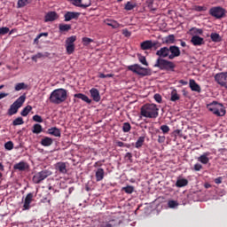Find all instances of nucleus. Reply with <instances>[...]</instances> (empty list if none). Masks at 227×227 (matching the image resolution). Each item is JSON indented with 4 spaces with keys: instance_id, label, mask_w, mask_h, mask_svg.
I'll return each mask as SVG.
<instances>
[{
    "instance_id": "f257e3e1",
    "label": "nucleus",
    "mask_w": 227,
    "mask_h": 227,
    "mask_svg": "<svg viewBox=\"0 0 227 227\" xmlns=\"http://www.w3.org/2000/svg\"><path fill=\"white\" fill-rule=\"evenodd\" d=\"M67 99V90L66 89H56L49 97V101L54 105H60Z\"/></svg>"
},
{
    "instance_id": "f03ea898",
    "label": "nucleus",
    "mask_w": 227,
    "mask_h": 227,
    "mask_svg": "<svg viewBox=\"0 0 227 227\" xmlns=\"http://www.w3.org/2000/svg\"><path fill=\"white\" fill-rule=\"evenodd\" d=\"M159 111L157 105L145 104L140 109V114L143 117L156 119L159 116Z\"/></svg>"
},
{
    "instance_id": "7ed1b4c3",
    "label": "nucleus",
    "mask_w": 227,
    "mask_h": 227,
    "mask_svg": "<svg viewBox=\"0 0 227 227\" xmlns=\"http://www.w3.org/2000/svg\"><path fill=\"white\" fill-rule=\"evenodd\" d=\"M153 67H158L160 70L174 72L176 66L174 62L168 59H157Z\"/></svg>"
},
{
    "instance_id": "20e7f679",
    "label": "nucleus",
    "mask_w": 227,
    "mask_h": 227,
    "mask_svg": "<svg viewBox=\"0 0 227 227\" xmlns=\"http://www.w3.org/2000/svg\"><path fill=\"white\" fill-rule=\"evenodd\" d=\"M207 108L216 116H224L226 109L223 104L214 101L207 106Z\"/></svg>"
},
{
    "instance_id": "39448f33",
    "label": "nucleus",
    "mask_w": 227,
    "mask_h": 227,
    "mask_svg": "<svg viewBox=\"0 0 227 227\" xmlns=\"http://www.w3.org/2000/svg\"><path fill=\"white\" fill-rule=\"evenodd\" d=\"M127 69L135 73L137 75L140 76H148L152 74V70L149 68L142 67L138 64H134L132 66L127 67Z\"/></svg>"
},
{
    "instance_id": "423d86ee",
    "label": "nucleus",
    "mask_w": 227,
    "mask_h": 227,
    "mask_svg": "<svg viewBox=\"0 0 227 227\" xmlns=\"http://www.w3.org/2000/svg\"><path fill=\"white\" fill-rule=\"evenodd\" d=\"M26 101V96L22 95L18 99H16L12 105L10 106L8 109V115L12 116L18 113L19 109L23 106Z\"/></svg>"
},
{
    "instance_id": "0eeeda50",
    "label": "nucleus",
    "mask_w": 227,
    "mask_h": 227,
    "mask_svg": "<svg viewBox=\"0 0 227 227\" xmlns=\"http://www.w3.org/2000/svg\"><path fill=\"white\" fill-rule=\"evenodd\" d=\"M51 175V171H50L49 169H43L38 173H35L32 177V181L34 184H41L44 179Z\"/></svg>"
},
{
    "instance_id": "6e6552de",
    "label": "nucleus",
    "mask_w": 227,
    "mask_h": 227,
    "mask_svg": "<svg viewBox=\"0 0 227 227\" xmlns=\"http://www.w3.org/2000/svg\"><path fill=\"white\" fill-rule=\"evenodd\" d=\"M140 47L143 51L153 50L157 51L161 47V43L159 41L147 40L140 43Z\"/></svg>"
},
{
    "instance_id": "1a4fd4ad",
    "label": "nucleus",
    "mask_w": 227,
    "mask_h": 227,
    "mask_svg": "<svg viewBox=\"0 0 227 227\" xmlns=\"http://www.w3.org/2000/svg\"><path fill=\"white\" fill-rule=\"evenodd\" d=\"M76 40H77L76 35H72V36L66 39L65 47H66L67 53L68 55H71L74 52V51H75L74 43H75Z\"/></svg>"
},
{
    "instance_id": "9d476101",
    "label": "nucleus",
    "mask_w": 227,
    "mask_h": 227,
    "mask_svg": "<svg viewBox=\"0 0 227 227\" xmlns=\"http://www.w3.org/2000/svg\"><path fill=\"white\" fill-rule=\"evenodd\" d=\"M209 15L215 19L221 20L226 15V10L221 6L212 7L208 12Z\"/></svg>"
},
{
    "instance_id": "9b49d317",
    "label": "nucleus",
    "mask_w": 227,
    "mask_h": 227,
    "mask_svg": "<svg viewBox=\"0 0 227 227\" xmlns=\"http://www.w3.org/2000/svg\"><path fill=\"white\" fill-rule=\"evenodd\" d=\"M215 81L227 90V72L218 73L215 75Z\"/></svg>"
},
{
    "instance_id": "f8f14e48",
    "label": "nucleus",
    "mask_w": 227,
    "mask_h": 227,
    "mask_svg": "<svg viewBox=\"0 0 227 227\" xmlns=\"http://www.w3.org/2000/svg\"><path fill=\"white\" fill-rule=\"evenodd\" d=\"M73 5L86 9L91 5V0H71Z\"/></svg>"
},
{
    "instance_id": "ddd939ff",
    "label": "nucleus",
    "mask_w": 227,
    "mask_h": 227,
    "mask_svg": "<svg viewBox=\"0 0 227 227\" xmlns=\"http://www.w3.org/2000/svg\"><path fill=\"white\" fill-rule=\"evenodd\" d=\"M168 50L170 53L168 56V59H174L175 58L181 56V50L179 47L172 45L168 47Z\"/></svg>"
},
{
    "instance_id": "4468645a",
    "label": "nucleus",
    "mask_w": 227,
    "mask_h": 227,
    "mask_svg": "<svg viewBox=\"0 0 227 227\" xmlns=\"http://www.w3.org/2000/svg\"><path fill=\"white\" fill-rule=\"evenodd\" d=\"M81 16V12H67L64 14V20L66 22L71 21L72 20H77Z\"/></svg>"
},
{
    "instance_id": "2eb2a0df",
    "label": "nucleus",
    "mask_w": 227,
    "mask_h": 227,
    "mask_svg": "<svg viewBox=\"0 0 227 227\" xmlns=\"http://www.w3.org/2000/svg\"><path fill=\"white\" fill-rule=\"evenodd\" d=\"M34 201V194L33 193H27L24 200L23 204V210H30L31 208V203Z\"/></svg>"
},
{
    "instance_id": "dca6fc26",
    "label": "nucleus",
    "mask_w": 227,
    "mask_h": 227,
    "mask_svg": "<svg viewBox=\"0 0 227 227\" xmlns=\"http://www.w3.org/2000/svg\"><path fill=\"white\" fill-rule=\"evenodd\" d=\"M156 55L159 57L158 59H165V58L169 59V56H170L169 48L168 47L160 48L159 51H156Z\"/></svg>"
},
{
    "instance_id": "f3484780",
    "label": "nucleus",
    "mask_w": 227,
    "mask_h": 227,
    "mask_svg": "<svg viewBox=\"0 0 227 227\" xmlns=\"http://www.w3.org/2000/svg\"><path fill=\"white\" fill-rule=\"evenodd\" d=\"M119 224H120L119 220L112 219L107 222H102L98 225V227H115V226H119Z\"/></svg>"
},
{
    "instance_id": "a211bd4d",
    "label": "nucleus",
    "mask_w": 227,
    "mask_h": 227,
    "mask_svg": "<svg viewBox=\"0 0 227 227\" xmlns=\"http://www.w3.org/2000/svg\"><path fill=\"white\" fill-rule=\"evenodd\" d=\"M90 94L93 101L99 102L101 100L100 92L98 89L92 88L91 90H90Z\"/></svg>"
},
{
    "instance_id": "6ab92c4d",
    "label": "nucleus",
    "mask_w": 227,
    "mask_h": 227,
    "mask_svg": "<svg viewBox=\"0 0 227 227\" xmlns=\"http://www.w3.org/2000/svg\"><path fill=\"white\" fill-rule=\"evenodd\" d=\"M57 19H59V15L56 12H49L44 17V21H55Z\"/></svg>"
},
{
    "instance_id": "aec40b11",
    "label": "nucleus",
    "mask_w": 227,
    "mask_h": 227,
    "mask_svg": "<svg viewBox=\"0 0 227 227\" xmlns=\"http://www.w3.org/2000/svg\"><path fill=\"white\" fill-rule=\"evenodd\" d=\"M210 155H211V153L206 152L198 158V161L201 162L202 164L207 165L210 161V159H209Z\"/></svg>"
},
{
    "instance_id": "412c9836",
    "label": "nucleus",
    "mask_w": 227,
    "mask_h": 227,
    "mask_svg": "<svg viewBox=\"0 0 227 227\" xmlns=\"http://www.w3.org/2000/svg\"><path fill=\"white\" fill-rule=\"evenodd\" d=\"M28 168H29L28 164L26 163L25 161H20L13 165V169L19 170V171H25Z\"/></svg>"
},
{
    "instance_id": "4be33fe9",
    "label": "nucleus",
    "mask_w": 227,
    "mask_h": 227,
    "mask_svg": "<svg viewBox=\"0 0 227 227\" xmlns=\"http://www.w3.org/2000/svg\"><path fill=\"white\" fill-rule=\"evenodd\" d=\"M191 42L194 46H200L205 43L204 38L198 35L192 36Z\"/></svg>"
},
{
    "instance_id": "5701e85b",
    "label": "nucleus",
    "mask_w": 227,
    "mask_h": 227,
    "mask_svg": "<svg viewBox=\"0 0 227 227\" xmlns=\"http://www.w3.org/2000/svg\"><path fill=\"white\" fill-rule=\"evenodd\" d=\"M55 168L61 174L67 173V164L65 162H57Z\"/></svg>"
},
{
    "instance_id": "b1692460",
    "label": "nucleus",
    "mask_w": 227,
    "mask_h": 227,
    "mask_svg": "<svg viewBox=\"0 0 227 227\" xmlns=\"http://www.w3.org/2000/svg\"><path fill=\"white\" fill-rule=\"evenodd\" d=\"M189 86L192 91H196L199 93L201 92V87L196 82L195 80H190Z\"/></svg>"
},
{
    "instance_id": "393cba45",
    "label": "nucleus",
    "mask_w": 227,
    "mask_h": 227,
    "mask_svg": "<svg viewBox=\"0 0 227 227\" xmlns=\"http://www.w3.org/2000/svg\"><path fill=\"white\" fill-rule=\"evenodd\" d=\"M95 177L97 182H100L105 178V169L99 168L96 170Z\"/></svg>"
},
{
    "instance_id": "a878e982",
    "label": "nucleus",
    "mask_w": 227,
    "mask_h": 227,
    "mask_svg": "<svg viewBox=\"0 0 227 227\" xmlns=\"http://www.w3.org/2000/svg\"><path fill=\"white\" fill-rule=\"evenodd\" d=\"M47 133L49 135L54 136L56 137H61V130L57 127H53V128L49 129L47 130Z\"/></svg>"
},
{
    "instance_id": "bb28decb",
    "label": "nucleus",
    "mask_w": 227,
    "mask_h": 227,
    "mask_svg": "<svg viewBox=\"0 0 227 227\" xmlns=\"http://www.w3.org/2000/svg\"><path fill=\"white\" fill-rule=\"evenodd\" d=\"M41 145L49 147L53 144V139L49 137H44L40 141Z\"/></svg>"
},
{
    "instance_id": "cd10ccee",
    "label": "nucleus",
    "mask_w": 227,
    "mask_h": 227,
    "mask_svg": "<svg viewBox=\"0 0 227 227\" xmlns=\"http://www.w3.org/2000/svg\"><path fill=\"white\" fill-rule=\"evenodd\" d=\"M104 22L107 26L112 27L114 29L119 28L121 27L120 23L113 20L106 19Z\"/></svg>"
},
{
    "instance_id": "c85d7f7f",
    "label": "nucleus",
    "mask_w": 227,
    "mask_h": 227,
    "mask_svg": "<svg viewBox=\"0 0 227 227\" xmlns=\"http://www.w3.org/2000/svg\"><path fill=\"white\" fill-rule=\"evenodd\" d=\"M189 184V180L185 178H178L176 182V186L182 188Z\"/></svg>"
},
{
    "instance_id": "c756f323",
    "label": "nucleus",
    "mask_w": 227,
    "mask_h": 227,
    "mask_svg": "<svg viewBox=\"0 0 227 227\" xmlns=\"http://www.w3.org/2000/svg\"><path fill=\"white\" fill-rule=\"evenodd\" d=\"M74 98L82 99V101L88 103V104H91L92 100L89 98V97H87L86 95L82 94V93H77L74 95Z\"/></svg>"
},
{
    "instance_id": "7c9ffc66",
    "label": "nucleus",
    "mask_w": 227,
    "mask_h": 227,
    "mask_svg": "<svg viewBox=\"0 0 227 227\" xmlns=\"http://www.w3.org/2000/svg\"><path fill=\"white\" fill-rule=\"evenodd\" d=\"M176 42V36L174 35H169L168 36L163 39L164 44H173Z\"/></svg>"
},
{
    "instance_id": "2f4dec72",
    "label": "nucleus",
    "mask_w": 227,
    "mask_h": 227,
    "mask_svg": "<svg viewBox=\"0 0 227 227\" xmlns=\"http://www.w3.org/2000/svg\"><path fill=\"white\" fill-rule=\"evenodd\" d=\"M28 88H29V86L27 84H26L25 82H19V83L15 84L14 90L20 91L22 90H27Z\"/></svg>"
},
{
    "instance_id": "473e14b6",
    "label": "nucleus",
    "mask_w": 227,
    "mask_h": 227,
    "mask_svg": "<svg viewBox=\"0 0 227 227\" xmlns=\"http://www.w3.org/2000/svg\"><path fill=\"white\" fill-rule=\"evenodd\" d=\"M72 26L68 24H59V30L60 33L68 32L71 30Z\"/></svg>"
},
{
    "instance_id": "72a5a7b5",
    "label": "nucleus",
    "mask_w": 227,
    "mask_h": 227,
    "mask_svg": "<svg viewBox=\"0 0 227 227\" xmlns=\"http://www.w3.org/2000/svg\"><path fill=\"white\" fill-rule=\"evenodd\" d=\"M32 132L34 134H40L41 132H43V126L38 123L33 125Z\"/></svg>"
},
{
    "instance_id": "f704fd0d",
    "label": "nucleus",
    "mask_w": 227,
    "mask_h": 227,
    "mask_svg": "<svg viewBox=\"0 0 227 227\" xmlns=\"http://www.w3.org/2000/svg\"><path fill=\"white\" fill-rule=\"evenodd\" d=\"M145 141V137H139L135 144V147L139 149L144 145Z\"/></svg>"
},
{
    "instance_id": "c9c22d12",
    "label": "nucleus",
    "mask_w": 227,
    "mask_h": 227,
    "mask_svg": "<svg viewBox=\"0 0 227 227\" xmlns=\"http://www.w3.org/2000/svg\"><path fill=\"white\" fill-rule=\"evenodd\" d=\"M33 107L31 106H27L26 107H24L22 109V111L20 112V115L26 117L28 115V114L32 111Z\"/></svg>"
},
{
    "instance_id": "e433bc0d",
    "label": "nucleus",
    "mask_w": 227,
    "mask_h": 227,
    "mask_svg": "<svg viewBox=\"0 0 227 227\" xmlns=\"http://www.w3.org/2000/svg\"><path fill=\"white\" fill-rule=\"evenodd\" d=\"M210 37H211V40L215 43H219L223 40V38H221V35L217 33H212Z\"/></svg>"
},
{
    "instance_id": "4c0bfd02",
    "label": "nucleus",
    "mask_w": 227,
    "mask_h": 227,
    "mask_svg": "<svg viewBox=\"0 0 227 227\" xmlns=\"http://www.w3.org/2000/svg\"><path fill=\"white\" fill-rule=\"evenodd\" d=\"M137 6L136 3L127 2L124 7V10L126 11H132Z\"/></svg>"
},
{
    "instance_id": "58836bf2",
    "label": "nucleus",
    "mask_w": 227,
    "mask_h": 227,
    "mask_svg": "<svg viewBox=\"0 0 227 227\" xmlns=\"http://www.w3.org/2000/svg\"><path fill=\"white\" fill-rule=\"evenodd\" d=\"M121 191H124L126 192V194H133V192L135 191V187L132 185H128L126 187H122Z\"/></svg>"
},
{
    "instance_id": "ea45409f",
    "label": "nucleus",
    "mask_w": 227,
    "mask_h": 227,
    "mask_svg": "<svg viewBox=\"0 0 227 227\" xmlns=\"http://www.w3.org/2000/svg\"><path fill=\"white\" fill-rule=\"evenodd\" d=\"M30 3L28 0H18L17 8H24L25 6H27Z\"/></svg>"
},
{
    "instance_id": "a19ab883",
    "label": "nucleus",
    "mask_w": 227,
    "mask_h": 227,
    "mask_svg": "<svg viewBox=\"0 0 227 227\" xmlns=\"http://www.w3.org/2000/svg\"><path fill=\"white\" fill-rule=\"evenodd\" d=\"M179 99H180V96L178 95L177 90H174L171 93L170 100L173 101V102H176Z\"/></svg>"
},
{
    "instance_id": "79ce46f5",
    "label": "nucleus",
    "mask_w": 227,
    "mask_h": 227,
    "mask_svg": "<svg viewBox=\"0 0 227 227\" xmlns=\"http://www.w3.org/2000/svg\"><path fill=\"white\" fill-rule=\"evenodd\" d=\"M24 124V120L22 117H18L14 121H12L13 126H19Z\"/></svg>"
},
{
    "instance_id": "37998d69",
    "label": "nucleus",
    "mask_w": 227,
    "mask_h": 227,
    "mask_svg": "<svg viewBox=\"0 0 227 227\" xmlns=\"http://www.w3.org/2000/svg\"><path fill=\"white\" fill-rule=\"evenodd\" d=\"M132 127H131V124L129 123V122H125L123 123L122 125V131L127 133V132H129L131 130Z\"/></svg>"
},
{
    "instance_id": "c03bdc74",
    "label": "nucleus",
    "mask_w": 227,
    "mask_h": 227,
    "mask_svg": "<svg viewBox=\"0 0 227 227\" xmlns=\"http://www.w3.org/2000/svg\"><path fill=\"white\" fill-rule=\"evenodd\" d=\"M138 60L142 65H145L146 67L149 66V63L147 62L146 57L139 55L138 56Z\"/></svg>"
},
{
    "instance_id": "a18cd8bd",
    "label": "nucleus",
    "mask_w": 227,
    "mask_h": 227,
    "mask_svg": "<svg viewBox=\"0 0 227 227\" xmlns=\"http://www.w3.org/2000/svg\"><path fill=\"white\" fill-rule=\"evenodd\" d=\"M190 31L192 35H202L203 34V29L197 28V27H192Z\"/></svg>"
},
{
    "instance_id": "49530a36",
    "label": "nucleus",
    "mask_w": 227,
    "mask_h": 227,
    "mask_svg": "<svg viewBox=\"0 0 227 227\" xmlns=\"http://www.w3.org/2000/svg\"><path fill=\"white\" fill-rule=\"evenodd\" d=\"M178 202L176 200H168V207L169 208H176V207H178Z\"/></svg>"
},
{
    "instance_id": "de8ad7c7",
    "label": "nucleus",
    "mask_w": 227,
    "mask_h": 227,
    "mask_svg": "<svg viewBox=\"0 0 227 227\" xmlns=\"http://www.w3.org/2000/svg\"><path fill=\"white\" fill-rule=\"evenodd\" d=\"M13 147H14V144L12 141H8L7 143L4 144V148L8 151L12 150Z\"/></svg>"
},
{
    "instance_id": "09e8293b",
    "label": "nucleus",
    "mask_w": 227,
    "mask_h": 227,
    "mask_svg": "<svg viewBox=\"0 0 227 227\" xmlns=\"http://www.w3.org/2000/svg\"><path fill=\"white\" fill-rule=\"evenodd\" d=\"M160 129L162 131L164 134H168L170 131V128L168 125H162L160 126Z\"/></svg>"
},
{
    "instance_id": "8fccbe9b",
    "label": "nucleus",
    "mask_w": 227,
    "mask_h": 227,
    "mask_svg": "<svg viewBox=\"0 0 227 227\" xmlns=\"http://www.w3.org/2000/svg\"><path fill=\"white\" fill-rule=\"evenodd\" d=\"M82 43H83V45L87 46L89 45L90 43H93L94 40H92L91 38H89V37H83L82 39Z\"/></svg>"
},
{
    "instance_id": "3c124183",
    "label": "nucleus",
    "mask_w": 227,
    "mask_h": 227,
    "mask_svg": "<svg viewBox=\"0 0 227 227\" xmlns=\"http://www.w3.org/2000/svg\"><path fill=\"white\" fill-rule=\"evenodd\" d=\"M10 32V28L7 27L0 28V35H5Z\"/></svg>"
},
{
    "instance_id": "603ef678",
    "label": "nucleus",
    "mask_w": 227,
    "mask_h": 227,
    "mask_svg": "<svg viewBox=\"0 0 227 227\" xmlns=\"http://www.w3.org/2000/svg\"><path fill=\"white\" fill-rule=\"evenodd\" d=\"M33 121H36V122H39V123H42L43 122V119L42 118V116L38 115V114H35L32 117Z\"/></svg>"
},
{
    "instance_id": "864d4df0",
    "label": "nucleus",
    "mask_w": 227,
    "mask_h": 227,
    "mask_svg": "<svg viewBox=\"0 0 227 227\" xmlns=\"http://www.w3.org/2000/svg\"><path fill=\"white\" fill-rule=\"evenodd\" d=\"M193 10L196 12H204V11H207V7L196 5V6H193Z\"/></svg>"
},
{
    "instance_id": "5fc2aeb1",
    "label": "nucleus",
    "mask_w": 227,
    "mask_h": 227,
    "mask_svg": "<svg viewBox=\"0 0 227 227\" xmlns=\"http://www.w3.org/2000/svg\"><path fill=\"white\" fill-rule=\"evenodd\" d=\"M153 98H154L155 101L158 102V103H161V102H162V97H161V95H160V94H155V95L153 96Z\"/></svg>"
},
{
    "instance_id": "6e6d98bb",
    "label": "nucleus",
    "mask_w": 227,
    "mask_h": 227,
    "mask_svg": "<svg viewBox=\"0 0 227 227\" xmlns=\"http://www.w3.org/2000/svg\"><path fill=\"white\" fill-rule=\"evenodd\" d=\"M194 170L200 171L203 168V166L200 163H196L193 167Z\"/></svg>"
},
{
    "instance_id": "4d7b16f0",
    "label": "nucleus",
    "mask_w": 227,
    "mask_h": 227,
    "mask_svg": "<svg viewBox=\"0 0 227 227\" xmlns=\"http://www.w3.org/2000/svg\"><path fill=\"white\" fill-rule=\"evenodd\" d=\"M166 141V137L165 136H159L158 137V142L160 144H163Z\"/></svg>"
},
{
    "instance_id": "13d9d810",
    "label": "nucleus",
    "mask_w": 227,
    "mask_h": 227,
    "mask_svg": "<svg viewBox=\"0 0 227 227\" xmlns=\"http://www.w3.org/2000/svg\"><path fill=\"white\" fill-rule=\"evenodd\" d=\"M113 76H114V74H99V78H110Z\"/></svg>"
},
{
    "instance_id": "bf43d9fd",
    "label": "nucleus",
    "mask_w": 227,
    "mask_h": 227,
    "mask_svg": "<svg viewBox=\"0 0 227 227\" xmlns=\"http://www.w3.org/2000/svg\"><path fill=\"white\" fill-rule=\"evenodd\" d=\"M125 158H127L129 160H132L133 155L131 153H127L125 154Z\"/></svg>"
},
{
    "instance_id": "052dcab7",
    "label": "nucleus",
    "mask_w": 227,
    "mask_h": 227,
    "mask_svg": "<svg viewBox=\"0 0 227 227\" xmlns=\"http://www.w3.org/2000/svg\"><path fill=\"white\" fill-rule=\"evenodd\" d=\"M174 134H175L176 136L178 135L180 137H183L182 130H180V129H176V130L174 131Z\"/></svg>"
},
{
    "instance_id": "680f3d73",
    "label": "nucleus",
    "mask_w": 227,
    "mask_h": 227,
    "mask_svg": "<svg viewBox=\"0 0 227 227\" xmlns=\"http://www.w3.org/2000/svg\"><path fill=\"white\" fill-rule=\"evenodd\" d=\"M215 183L217 184H220L221 183H223V177H217L215 179Z\"/></svg>"
},
{
    "instance_id": "e2e57ef3",
    "label": "nucleus",
    "mask_w": 227,
    "mask_h": 227,
    "mask_svg": "<svg viewBox=\"0 0 227 227\" xmlns=\"http://www.w3.org/2000/svg\"><path fill=\"white\" fill-rule=\"evenodd\" d=\"M42 36L44 37H48L49 36V33H41L37 35V38H41Z\"/></svg>"
},
{
    "instance_id": "0e129e2a",
    "label": "nucleus",
    "mask_w": 227,
    "mask_h": 227,
    "mask_svg": "<svg viewBox=\"0 0 227 227\" xmlns=\"http://www.w3.org/2000/svg\"><path fill=\"white\" fill-rule=\"evenodd\" d=\"M116 145L119 147H123L125 146V144L121 141H116Z\"/></svg>"
},
{
    "instance_id": "69168bd1",
    "label": "nucleus",
    "mask_w": 227,
    "mask_h": 227,
    "mask_svg": "<svg viewBox=\"0 0 227 227\" xmlns=\"http://www.w3.org/2000/svg\"><path fill=\"white\" fill-rule=\"evenodd\" d=\"M43 57H44V55L41 52H38L35 54V58H37V59H42Z\"/></svg>"
},
{
    "instance_id": "338daca9",
    "label": "nucleus",
    "mask_w": 227,
    "mask_h": 227,
    "mask_svg": "<svg viewBox=\"0 0 227 227\" xmlns=\"http://www.w3.org/2000/svg\"><path fill=\"white\" fill-rule=\"evenodd\" d=\"M7 96H9L8 93H0V100H1L2 98H4L7 97Z\"/></svg>"
},
{
    "instance_id": "774afa93",
    "label": "nucleus",
    "mask_w": 227,
    "mask_h": 227,
    "mask_svg": "<svg viewBox=\"0 0 227 227\" xmlns=\"http://www.w3.org/2000/svg\"><path fill=\"white\" fill-rule=\"evenodd\" d=\"M100 166H102V163L100 161H97L93 165L94 168L100 167Z\"/></svg>"
}]
</instances>
